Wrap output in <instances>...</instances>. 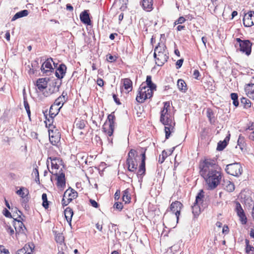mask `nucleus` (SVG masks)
I'll use <instances>...</instances> for the list:
<instances>
[{
	"mask_svg": "<svg viewBox=\"0 0 254 254\" xmlns=\"http://www.w3.org/2000/svg\"><path fill=\"white\" fill-rule=\"evenodd\" d=\"M65 217L68 223L71 225V221L72 216L73 215V211L72 209L68 207L64 211Z\"/></svg>",
	"mask_w": 254,
	"mask_h": 254,
	"instance_id": "obj_24",
	"label": "nucleus"
},
{
	"mask_svg": "<svg viewBox=\"0 0 254 254\" xmlns=\"http://www.w3.org/2000/svg\"><path fill=\"white\" fill-rule=\"evenodd\" d=\"M192 213L193 214L194 218H197L200 213V207L198 203L194 202L191 206Z\"/></svg>",
	"mask_w": 254,
	"mask_h": 254,
	"instance_id": "obj_28",
	"label": "nucleus"
},
{
	"mask_svg": "<svg viewBox=\"0 0 254 254\" xmlns=\"http://www.w3.org/2000/svg\"><path fill=\"white\" fill-rule=\"evenodd\" d=\"M16 193L22 198H24L27 196L29 194V190L25 188L21 187L20 189L16 191Z\"/></svg>",
	"mask_w": 254,
	"mask_h": 254,
	"instance_id": "obj_32",
	"label": "nucleus"
},
{
	"mask_svg": "<svg viewBox=\"0 0 254 254\" xmlns=\"http://www.w3.org/2000/svg\"><path fill=\"white\" fill-rule=\"evenodd\" d=\"M85 126V122L83 120L78 121L76 124V127L78 128L81 129L84 128Z\"/></svg>",
	"mask_w": 254,
	"mask_h": 254,
	"instance_id": "obj_49",
	"label": "nucleus"
},
{
	"mask_svg": "<svg viewBox=\"0 0 254 254\" xmlns=\"http://www.w3.org/2000/svg\"><path fill=\"white\" fill-rule=\"evenodd\" d=\"M67 195L68 197H72V200L77 197V192L71 188H69L65 190L64 194V197Z\"/></svg>",
	"mask_w": 254,
	"mask_h": 254,
	"instance_id": "obj_25",
	"label": "nucleus"
},
{
	"mask_svg": "<svg viewBox=\"0 0 254 254\" xmlns=\"http://www.w3.org/2000/svg\"><path fill=\"white\" fill-rule=\"evenodd\" d=\"M124 86L125 89L130 91L132 89V83L129 78H125L123 79Z\"/></svg>",
	"mask_w": 254,
	"mask_h": 254,
	"instance_id": "obj_30",
	"label": "nucleus"
},
{
	"mask_svg": "<svg viewBox=\"0 0 254 254\" xmlns=\"http://www.w3.org/2000/svg\"><path fill=\"white\" fill-rule=\"evenodd\" d=\"M49 139L50 142L53 145L57 146L58 143L60 142L61 140V134L59 132L55 133V134H49Z\"/></svg>",
	"mask_w": 254,
	"mask_h": 254,
	"instance_id": "obj_23",
	"label": "nucleus"
},
{
	"mask_svg": "<svg viewBox=\"0 0 254 254\" xmlns=\"http://www.w3.org/2000/svg\"><path fill=\"white\" fill-rule=\"evenodd\" d=\"M23 103H24V106L25 109V110L26 111V112L27 113V115H28L29 118H30V115H31V112H30V106L29 105L28 101H27L26 99L25 98H24Z\"/></svg>",
	"mask_w": 254,
	"mask_h": 254,
	"instance_id": "obj_45",
	"label": "nucleus"
},
{
	"mask_svg": "<svg viewBox=\"0 0 254 254\" xmlns=\"http://www.w3.org/2000/svg\"><path fill=\"white\" fill-rule=\"evenodd\" d=\"M3 214L6 217H7V218H11L12 217L10 212L6 208H4L3 210Z\"/></svg>",
	"mask_w": 254,
	"mask_h": 254,
	"instance_id": "obj_55",
	"label": "nucleus"
},
{
	"mask_svg": "<svg viewBox=\"0 0 254 254\" xmlns=\"http://www.w3.org/2000/svg\"><path fill=\"white\" fill-rule=\"evenodd\" d=\"M106 57L107 61L111 63L116 61L117 59V57L116 56H112L110 54L107 55Z\"/></svg>",
	"mask_w": 254,
	"mask_h": 254,
	"instance_id": "obj_48",
	"label": "nucleus"
},
{
	"mask_svg": "<svg viewBox=\"0 0 254 254\" xmlns=\"http://www.w3.org/2000/svg\"><path fill=\"white\" fill-rule=\"evenodd\" d=\"M155 89H152L147 87L144 83H142L139 88L138 93L136 97V100L138 103H143L147 99L151 98Z\"/></svg>",
	"mask_w": 254,
	"mask_h": 254,
	"instance_id": "obj_4",
	"label": "nucleus"
},
{
	"mask_svg": "<svg viewBox=\"0 0 254 254\" xmlns=\"http://www.w3.org/2000/svg\"><path fill=\"white\" fill-rule=\"evenodd\" d=\"M64 197L63 196L62 200V205L64 207L67 205L72 200V197H68L67 200H65Z\"/></svg>",
	"mask_w": 254,
	"mask_h": 254,
	"instance_id": "obj_47",
	"label": "nucleus"
},
{
	"mask_svg": "<svg viewBox=\"0 0 254 254\" xmlns=\"http://www.w3.org/2000/svg\"><path fill=\"white\" fill-rule=\"evenodd\" d=\"M166 47L164 44H158V46H156L154 49V52L153 56L156 57V54H160V53H165L167 52L166 51Z\"/></svg>",
	"mask_w": 254,
	"mask_h": 254,
	"instance_id": "obj_26",
	"label": "nucleus"
},
{
	"mask_svg": "<svg viewBox=\"0 0 254 254\" xmlns=\"http://www.w3.org/2000/svg\"><path fill=\"white\" fill-rule=\"evenodd\" d=\"M200 174L205 180L209 190L215 189L222 179L221 169L216 164V160L205 159L200 164Z\"/></svg>",
	"mask_w": 254,
	"mask_h": 254,
	"instance_id": "obj_1",
	"label": "nucleus"
},
{
	"mask_svg": "<svg viewBox=\"0 0 254 254\" xmlns=\"http://www.w3.org/2000/svg\"><path fill=\"white\" fill-rule=\"evenodd\" d=\"M186 21V19L183 16L180 17L177 20V24H182Z\"/></svg>",
	"mask_w": 254,
	"mask_h": 254,
	"instance_id": "obj_59",
	"label": "nucleus"
},
{
	"mask_svg": "<svg viewBox=\"0 0 254 254\" xmlns=\"http://www.w3.org/2000/svg\"><path fill=\"white\" fill-rule=\"evenodd\" d=\"M168 156V153L165 150H163L162 152V154L160 155L159 156V158H158L159 163L160 164L163 163Z\"/></svg>",
	"mask_w": 254,
	"mask_h": 254,
	"instance_id": "obj_42",
	"label": "nucleus"
},
{
	"mask_svg": "<svg viewBox=\"0 0 254 254\" xmlns=\"http://www.w3.org/2000/svg\"><path fill=\"white\" fill-rule=\"evenodd\" d=\"M230 96L231 99L233 100V105L236 107H237L239 105L238 94L236 93H232L230 95Z\"/></svg>",
	"mask_w": 254,
	"mask_h": 254,
	"instance_id": "obj_37",
	"label": "nucleus"
},
{
	"mask_svg": "<svg viewBox=\"0 0 254 254\" xmlns=\"http://www.w3.org/2000/svg\"><path fill=\"white\" fill-rule=\"evenodd\" d=\"M204 192L202 190H201L199 192L197 193L195 197V203H198V202L202 201V199L204 197Z\"/></svg>",
	"mask_w": 254,
	"mask_h": 254,
	"instance_id": "obj_39",
	"label": "nucleus"
},
{
	"mask_svg": "<svg viewBox=\"0 0 254 254\" xmlns=\"http://www.w3.org/2000/svg\"><path fill=\"white\" fill-rule=\"evenodd\" d=\"M104 80L102 78H98L97 79V84L98 85H99L100 87H102L104 85Z\"/></svg>",
	"mask_w": 254,
	"mask_h": 254,
	"instance_id": "obj_58",
	"label": "nucleus"
},
{
	"mask_svg": "<svg viewBox=\"0 0 254 254\" xmlns=\"http://www.w3.org/2000/svg\"><path fill=\"white\" fill-rule=\"evenodd\" d=\"M245 242L246 244V252L248 254H254V247L249 245V241L246 239Z\"/></svg>",
	"mask_w": 254,
	"mask_h": 254,
	"instance_id": "obj_38",
	"label": "nucleus"
},
{
	"mask_svg": "<svg viewBox=\"0 0 254 254\" xmlns=\"http://www.w3.org/2000/svg\"><path fill=\"white\" fill-rule=\"evenodd\" d=\"M225 170L228 174L235 177L240 176L243 172V168L240 163H234L227 165Z\"/></svg>",
	"mask_w": 254,
	"mask_h": 254,
	"instance_id": "obj_7",
	"label": "nucleus"
},
{
	"mask_svg": "<svg viewBox=\"0 0 254 254\" xmlns=\"http://www.w3.org/2000/svg\"><path fill=\"white\" fill-rule=\"evenodd\" d=\"M89 201H90V203L91 205L93 207H95V208H96L99 207V204L95 200L90 199Z\"/></svg>",
	"mask_w": 254,
	"mask_h": 254,
	"instance_id": "obj_56",
	"label": "nucleus"
},
{
	"mask_svg": "<svg viewBox=\"0 0 254 254\" xmlns=\"http://www.w3.org/2000/svg\"><path fill=\"white\" fill-rule=\"evenodd\" d=\"M42 199L43 200L42 206L45 208L47 209L49 207V201L47 199V195L46 193H44L42 195Z\"/></svg>",
	"mask_w": 254,
	"mask_h": 254,
	"instance_id": "obj_40",
	"label": "nucleus"
},
{
	"mask_svg": "<svg viewBox=\"0 0 254 254\" xmlns=\"http://www.w3.org/2000/svg\"><path fill=\"white\" fill-rule=\"evenodd\" d=\"M141 163L139 165V169L137 172L136 176L139 179V181H142V178L143 176L145 174L146 169H145V160H146V155L145 152L146 149H144L143 148H141Z\"/></svg>",
	"mask_w": 254,
	"mask_h": 254,
	"instance_id": "obj_8",
	"label": "nucleus"
},
{
	"mask_svg": "<svg viewBox=\"0 0 254 254\" xmlns=\"http://www.w3.org/2000/svg\"><path fill=\"white\" fill-rule=\"evenodd\" d=\"M80 19L81 21L84 24L88 25H90L91 24V21L90 18L89 13L87 10H84L80 13Z\"/></svg>",
	"mask_w": 254,
	"mask_h": 254,
	"instance_id": "obj_19",
	"label": "nucleus"
},
{
	"mask_svg": "<svg viewBox=\"0 0 254 254\" xmlns=\"http://www.w3.org/2000/svg\"><path fill=\"white\" fill-rule=\"evenodd\" d=\"M243 21L244 25L246 27L254 25V11H250L245 13Z\"/></svg>",
	"mask_w": 254,
	"mask_h": 254,
	"instance_id": "obj_12",
	"label": "nucleus"
},
{
	"mask_svg": "<svg viewBox=\"0 0 254 254\" xmlns=\"http://www.w3.org/2000/svg\"><path fill=\"white\" fill-rule=\"evenodd\" d=\"M68 99L67 93L63 92L62 95L56 99L53 105H55V107L61 109Z\"/></svg>",
	"mask_w": 254,
	"mask_h": 254,
	"instance_id": "obj_16",
	"label": "nucleus"
},
{
	"mask_svg": "<svg viewBox=\"0 0 254 254\" xmlns=\"http://www.w3.org/2000/svg\"><path fill=\"white\" fill-rule=\"evenodd\" d=\"M52 62L53 59L50 58L43 63L41 67V70L43 75L49 76L51 74V73L54 72V68L52 65Z\"/></svg>",
	"mask_w": 254,
	"mask_h": 254,
	"instance_id": "obj_9",
	"label": "nucleus"
},
{
	"mask_svg": "<svg viewBox=\"0 0 254 254\" xmlns=\"http://www.w3.org/2000/svg\"><path fill=\"white\" fill-rule=\"evenodd\" d=\"M229 232V228L227 226L224 225L223 227L222 233L223 234H227Z\"/></svg>",
	"mask_w": 254,
	"mask_h": 254,
	"instance_id": "obj_62",
	"label": "nucleus"
},
{
	"mask_svg": "<svg viewBox=\"0 0 254 254\" xmlns=\"http://www.w3.org/2000/svg\"><path fill=\"white\" fill-rule=\"evenodd\" d=\"M227 145V142L226 140L220 141L217 144V150L222 151L226 147Z\"/></svg>",
	"mask_w": 254,
	"mask_h": 254,
	"instance_id": "obj_41",
	"label": "nucleus"
},
{
	"mask_svg": "<svg viewBox=\"0 0 254 254\" xmlns=\"http://www.w3.org/2000/svg\"><path fill=\"white\" fill-rule=\"evenodd\" d=\"M244 137L241 134L239 135V138L237 141V144L239 146L241 150H243V147H244Z\"/></svg>",
	"mask_w": 254,
	"mask_h": 254,
	"instance_id": "obj_43",
	"label": "nucleus"
},
{
	"mask_svg": "<svg viewBox=\"0 0 254 254\" xmlns=\"http://www.w3.org/2000/svg\"><path fill=\"white\" fill-rule=\"evenodd\" d=\"M60 109L55 107V105H52L49 110V115L52 119L59 113Z\"/></svg>",
	"mask_w": 254,
	"mask_h": 254,
	"instance_id": "obj_29",
	"label": "nucleus"
},
{
	"mask_svg": "<svg viewBox=\"0 0 254 254\" xmlns=\"http://www.w3.org/2000/svg\"><path fill=\"white\" fill-rule=\"evenodd\" d=\"M138 155L136 150L131 149L129 151L127 159V170L129 172H135L136 171L138 164L137 163V158Z\"/></svg>",
	"mask_w": 254,
	"mask_h": 254,
	"instance_id": "obj_5",
	"label": "nucleus"
},
{
	"mask_svg": "<svg viewBox=\"0 0 254 254\" xmlns=\"http://www.w3.org/2000/svg\"><path fill=\"white\" fill-rule=\"evenodd\" d=\"M170 108L169 102H164V107L161 111L160 121L165 126V138L168 139L171 133L175 131V122L174 117L168 113Z\"/></svg>",
	"mask_w": 254,
	"mask_h": 254,
	"instance_id": "obj_2",
	"label": "nucleus"
},
{
	"mask_svg": "<svg viewBox=\"0 0 254 254\" xmlns=\"http://www.w3.org/2000/svg\"><path fill=\"white\" fill-rule=\"evenodd\" d=\"M183 206V204L178 201L172 202L170 205V210L173 213H175L177 218V222L179 220L180 211Z\"/></svg>",
	"mask_w": 254,
	"mask_h": 254,
	"instance_id": "obj_13",
	"label": "nucleus"
},
{
	"mask_svg": "<svg viewBox=\"0 0 254 254\" xmlns=\"http://www.w3.org/2000/svg\"><path fill=\"white\" fill-rule=\"evenodd\" d=\"M236 210L238 216L245 213L241 204L239 202L236 204Z\"/></svg>",
	"mask_w": 254,
	"mask_h": 254,
	"instance_id": "obj_46",
	"label": "nucleus"
},
{
	"mask_svg": "<svg viewBox=\"0 0 254 254\" xmlns=\"http://www.w3.org/2000/svg\"><path fill=\"white\" fill-rule=\"evenodd\" d=\"M23 198V200H22V205H24L25 206H26V205L27 204V203L29 201V199H28V198L27 196H26L24 198Z\"/></svg>",
	"mask_w": 254,
	"mask_h": 254,
	"instance_id": "obj_64",
	"label": "nucleus"
},
{
	"mask_svg": "<svg viewBox=\"0 0 254 254\" xmlns=\"http://www.w3.org/2000/svg\"><path fill=\"white\" fill-rule=\"evenodd\" d=\"M28 14L29 11L26 9L21 10L15 14V15L12 18L11 21H13L19 18L26 16L28 15Z\"/></svg>",
	"mask_w": 254,
	"mask_h": 254,
	"instance_id": "obj_27",
	"label": "nucleus"
},
{
	"mask_svg": "<svg viewBox=\"0 0 254 254\" xmlns=\"http://www.w3.org/2000/svg\"><path fill=\"white\" fill-rule=\"evenodd\" d=\"M207 117L209 119V122L211 124H213L215 122L214 114L211 109L208 108L207 109Z\"/></svg>",
	"mask_w": 254,
	"mask_h": 254,
	"instance_id": "obj_36",
	"label": "nucleus"
},
{
	"mask_svg": "<svg viewBox=\"0 0 254 254\" xmlns=\"http://www.w3.org/2000/svg\"><path fill=\"white\" fill-rule=\"evenodd\" d=\"M241 103L243 105L244 108L248 109L251 106V102L247 98L242 97L241 99Z\"/></svg>",
	"mask_w": 254,
	"mask_h": 254,
	"instance_id": "obj_34",
	"label": "nucleus"
},
{
	"mask_svg": "<svg viewBox=\"0 0 254 254\" xmlns=\"http://www.w3.org/2000/svg\"><path fill=\"white\" fill-rule=\"evenodd\" d=\"M115 116L114 112L112 113L109 115L107 118V120L109 122V127L108 129H107L105 127V125L103 126V130L106 132L109 136H111L114 132L115 124Z\"/></svg>",
	"mask_w": 254,
	"mask_h": 254,
	"instance_id": "obj_10",
	"label": "nucleus"
},
{
	"mask_svg": "<svg viewBox=\"0 0 254 254\" xmlns=\"http://www.w3.org/2000/svg\"><path fill=\"white\" fill-rule=\"evenodd\" d=\"M239 217H240V221L242 224H246L247 223V218L245 213L240 215Z\"/></svg>",
	"mask_w": 254,
	"mask_h": 254,
	"instance_id": "obj_50",
	"label": "nucleus"
},
{
	"mask_svg": "<svg viewBox=\"0 0 254 254\" xmlns=\"http://www.w3.org/2000/svg\"><path fill=\"white\" fill-rule=\"evenodd\" d=\"M245 92L249 98L254 100V83L246 84L245 86Z\"/></svg>",
	"mask_w": 254,
	"mask_h": 254,
	"instance_id": "obj_18",
	"label": "nucleus"
},
{
	"mask_svg": "<svg viewBox=\"0 0 254 254\" xmlns=\"http://www.w3.org/2000/svg\"><path fill=\"white\" fill-rule=\"evenodd\" d=\"M144 83L145 84L146 87L152 89L156 90V85L152 82L151 76L150 75L147 76L146 82L145 83Z\"/></svg>",
	"mask_w": 254,
	"mask_h": 254,
	"instance_id": "obj_31",
	"label": "nucleus"
},
{
	"mask_svg": "<svg viewBox=\"0 0 254 254\" xmlns=\"http://www.w3.org/2000/svg\"><path fill=\"white\" fill-rule=\"evenodd\" d=\"M48 170L50 173L56 176L57 187L61 189H64L65 187V174L63 172V170L61 169L59 173H57L56 171L55 173L53 172H51L48 168Z\"/></svg>",
	"mask_w": 254,
	"mask_h": 254,
	"instance_id": "obj_11",
	"label": "nucleus"
},
{
	"mask_svg": "<svg viewBox=\"0 0 254 254\" xmlns=\"http://www.w3.org/2000/svg\"><path fill=\"white\" fill-rule=\"evenodd\" d=\"M236 41L237 43L235 44V47L237 52L250 56L252 52V43L249 40H241L240 38H236Z\"/></svg>",
	"mask_w": 254,
	"mask_h": 254,
	"instance_id": "obj_3",
	"label": "nucleus"
},
{
	"mask_svg": "<svg viewBox=\"0 0 254 254\" xmlns=\"http://www.w3.org/2000/svg\"><path fill=\"white\" fill-rule=\"evenodd\" d=\"M225 189L229 192H232L235 190V186L233 183L229 181L225 187Z\"/></svg>",
	"mask_w": 254,
	"mask_h": 254,
	"instance_id": "obj_44",
	"label": "nucleus"
},
{
	"mask_svg": "<svg viewBox=\"0 0 254 254\" xmlns=\"http://www.w3.org/2000/svg\"><path fill=\"white\" fill-rule=\"evenodd\" d=\"M122 199L126 203H128L130 201V197L129 194V190L128 189H126V190L123 191V196Z\"/></svg>",
	"mask_w": 254,
	"mask_h": 254,
	"instance_id": "obj_35",
	"label": "nucleus"
},
{
	"mask_svg": "<svg viewBox=\"0 0 254 254\" xmlns=\"http://www.w3.org/2000/svg\"><path fill=\"white\" fill-rule=\"evenodd\" d=\"M200 76V73L199 71L197 69H195L193 72V76L195 79H199V77Z\"/></svg>",
	"mask_w": 254,
	"mask_h": 254,
	"instance_id": "obj_57",
	"label": "nucleus"
},
{
	"mask_svg": "<svg viewBox=\"0 0 254 254\" xmlns=\"http://www.w3.org/2000/svg\"><path fill=\"white\" fill-rule=\"evenodd\" d=\"M183 62H184V59H181L178 60L177 62L176 63V68L177 69H179L180 68H181V66H182Z\"/></svg>",
	"mask_w": 254,
	"mask_h": 254,
	"instance_id": "obj_54",
	"label": "nucleus"
},
{
	"mask_svg": "<svg viewBox=\"0 0 254 254\" xmlns=\"http://www.w3.org/2000/svg\"><path fill=\"white\" fill-rule=\"evenodd\" d=\"M32 175L34 176L35 177H38L39 176V171L37 168H35L32 172Z\"/></svg>",
	"mask_w": 254,
	"mask_h": 254,
	"instance_id": "obj_63",
	"label": "nucleus"
},
{
	"mask_svg": "<svg viewBox=\"0 0 254 254\" xmlns=\"http://www.w3.org/2000/svg\"><path fill=\"white\" fill-rule=\"evenodd\" d=\"M120 190H116L115 193V200H119L120 197Z\"/></svg>",
	"mask_w": 254,
	"mask_h": 254,
	"instance_id": "obj_61",
	"label": "nucleus"
},
{
	"mask_svg": "<svg viewBox=\"0 0 254 254\" xmlns=\"http://www.w3.org/2000/svg\"><path fill=\"white\" fill-rule=\"evenodd\" d=\"M62 84V80L55 79L50 81L48 87V89L43 92V95L45 97H48L50 95L58 92L59 91L60 87Z\"/></svg>",
	"mask_w": 254,
	"mask_h": 254,
	"instance_id": "obj_6",
	"label": "nucleus"
},
{
	"mask_svg": "<svg viewBox=\"0 0 254 254\" xmlns=\"http://www.w3.org/2000/svg\"><path fill=\"white\" fill-rule=\"evenodd\" d=\"M154 58L157 65L161 66L167 61L169 58L168 53H160V54H156V57Z\"/></svg>",
	"mask_w": 254,
	"mask_h": 254,
	"instance_id": "obj_14",
	"label": "nucleus"
},
{
	"mask_svg": "<svg viewBox=\"0 0 254 254\" xmlns=\"http://www.w3.org/2000/svg\"><path fill=\"white\" fill-rule=\"evenodd\" d=\"M49 160L51 161L52 169H55L58 170L59 168V164L62 161V160L59 158L48 157L47 160V164L48 166L49 165Z\"/></svg>",
	"mask_w": 254,
	"mask_h": 254,
	"instance_id": "obj_22",
	"label": "nucleus"
},
{
	"mask_svg": "<svg viewBox=\"0 0 254 254\" xmlns=\"http://www.w3.org/2000/svg\"><path fill=\"white\" fill-rule=\"evenodd\" d=\"M114 207L119 210H121L123 208V203L120 202H117L114 204Z\"/></svg>",
	"mask_w": 254,
	"mask_h": 254,
	"instance_id": "obj_53",
	"label": "nucleus"
},
{
	"mask_svg": "<svg viewBox=\"0 0 254 254\" xmlns=\"http://www.w3.org/2000/svg\"><path fill=\"white\" fill-rule=\"evenodd\" d=\"M153 0H141L140 3L144 10L149 12L153 8Z\"/></svg>",
	"mask_w": 254,
	"mask_h": 254,
	"instance_id": "obj_20",
	"label": "nucleus"
},
{
	"mask_svg": "<svg viewBox=\"0 0 254 254\" xmlns=\"http://www.w3.org/2000/svg\"><path fill=\"white\" fill-rule=\"evenodd\" d=\"M14 221L17 222V224L15 222L14 223L16 234L19 233H24V230L26 229V227L21 220L14 219Z\"/></svg>",
	"mask_w": 254,
	"mask_h": 254,
	"instance_id": "obj_21",
	"label": "nucleus"
},
{
	"mask_svg": "<svg viewBox=\"0 0 254 254\" xmlns=\"http://www.w3.org/2000/svg\"><path fill=\"white\" fill-rule=\"evenodd\" d=\"M26 247H24V248L18 250L16 254H31L30 252H27L26 250Z\"/></svg>",
	"mask_w": 254,
	"mask_h": 254,
	"instance_id": "obj_51",
	"label": "nucleus"
},
{
	"mask_svg": "<svg viewBox=\"0 0 254 254\" xmlns=\"http://www.w3.org/2000/svg\"><path fill=\"white\" fill-rule=\"evenodd\" d=\"M1 254H10L8 250L5 249L3 245H0Z\"/></svg>",
	"mask_w": 254,
	"mask_h": 254,
	"instance_id": "obj_52",
	"label": "nucleus"
},
{
	"mask_svg": "<svg viewBox=\"0 0 254 254\" xmlns=\"http://www.w3.org/2000/svg\"><path fill=\"white\" fill-rule=\"evenodd\" d=\"M50 81L49 78L44 77L39 78L36 82V86L38 89L40 91L43 92L46 90L48 87V82Z\"/></svg>",
	"mask_w": 254,
	"mask_h": 254,
	"instance_id": "obj_15",
	"label": "nucleus"
},
{
	"mask_svg": "<svg viewBox=\"0 0 254 254\" xmlns=\"http://www.w3.org/2000/svg\"><path fill=\"white\" fill-rule=\"evenodd\" d=\"M113 97L114 101L116 102V103L117 104H118V105L121 104L119 99L118 98L116 94H113Z\"/></svg>",
	"mask_w": 254,
	"mask_h": 254,
	"instance_id": "obj_60",
	"label": "nucleus"
},
{
	"mask_svg": "<svg viewBox=\"0 0 254 254\" xmlns=\"http://www.w3.org/2000/svg\"><path fill=\"white\" fill-rule=\"evenodd\" d=\"M66 69V66L64 64H61L59 65L55 73L57 78V79L62 80L65 75Z\"/></svg>",
	"mask_w": 254,
	"mask_h": 254,
	"instance_id": "obj_17",
	"label": "nucleus"
},
{
	"mask_svg": "<svg viewBox=\"0 0 254 254\" xmlns=\"http://www.w3.org/2000/svg\"><path fill=\"white\" fill-rule=\"evenodd\" d=\"M177 85L179 89L184 92L186 91L187 90V84L184 81V80L182 79H180L178 80Z\"/></svg>",
	"mask_w": 254,
	"mask_h": 254,
	"instance_id": "obj_33",
	"label": "nucleus"
}]
</instances>
